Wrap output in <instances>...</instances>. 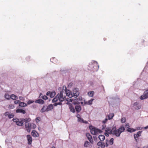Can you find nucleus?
Listing matches in <instances>:
<instances>
[{
	"label": "nucleus",
	"instance_id": "54",
	"mask_svg": "<svg viewBox=\"0 0 148 148\" xmlns=\"http://www.w3.org/2000/svg\"><path fill=\"white\" fill-rule=\"evenodd\" d=\"M79 100L80 101L82 99V97H79Z\"/></svg>",
	"mask_w": 148,
	"mask_h": 148
},
{
	"label": "nucleus",
	"instance_id": "36",
	"mask_svg": "<svg viewBox=\"0 0 148 148\" xmlns=\"http://www.w3.org/2000/svg\"><path fill=\"white\" fill-rule=\"evenodd\" d=\"M62 104V103L61 102H59L58 103H56L53 104V105L54 106H57L58 105H61Z\"/></svg>",
	"mask_w": 148,
	"mask_h": 148
},
{
	"label": "nucleus",
	"instance_id": "50",
	"mask_svg": "<svg viewBox=\"0 0 148 148\" xmlns=\"http://www.w3.org/2000/svg\"><path fill=\"white\" fill-rule=\"evenodd\" d=\"M105 134L106 136H109V134H110L106 132L105 133Z\"/></svg>",
	"mask_w": 148,
	"mask_h": 148
},
{
	"label": "nucleus",
	"instance_id": "51",
	"mask_svg": "<svg viewBox=\"0 0 148 148\" xmlns=\"http://www.w3.org/2000/svg\"><path fill=\"white\" fill-rule=\"evenodd\" d=\"M77 118H78H78H80V116L79 114H77Z\"/></svg>",
	"mask_w": 148,
	"mask_h": 148
},
{
	"label": "nucleus",
	"instance_id": "12",
	"mask_svg": "<svg viewBox=\"0 0 148 148\" xmlns=\"http://www.w3.org/2000/svg\"><path fill=\"white\" fill-rule=\"evenodd\" d=\"M31 134L33 137H38L39 136L38 133L35 130H33L31 132Z\"/></svg>",
	"mask_w": 148,
	"mask_h": 148
},
{
	"label": "nucleus",
	"instance_id": "46",
	"mask_svg": "<svg viewBox=\"0 0 148 148\" xmlns=\"http://www.w3.org/2000/svg\"><path fill=\"white\" fill-rule=\"evenodd\" d=\"M125 127L126 128H127L128 129L130 128V125L129 124V123H127L125 125Z\"/></svg>",
	"mask_w": 148,
	"mask_h": 148
},
{
	"label": "nucleus",
	"instance_id": "31",
	"mask_svg": "<svg viewBox=\"0 0 148 148\" xmlns=\"http://www.w3.org/2000/svg\"><path fill=\"white\" fill-rule=\"evenodd\" d=\"M94 94V91L89 92L88 93V95L90 97H92Z\"/></svg>",
	"mask_w": 148,
	"mask_h": 148
},
{
	"label": "nucleus",
	"instance_id": "49",
	"mask_svg": "<svg viewBox=\"0 0 148 148\" xmlns=\"http://www.w3.org/2000/svg\"><path fill=\"white\" fill-rule=\"evenodd\" d=\"M107 121H108V119H105V120L103 121V123L104 124H105L107 122Z\"/></svg>",
	"mask_w": 148,
	"mask_h": 148
},
{
	"label": "nucleus",
	"instance_id": "21",
	"mask_svg": "<svg viewBox=\"0 0 148 148\" xmlns=\"http://www.w3.org/2000/svg\"><path fill=\"white\" fill-rule=\"evenodd\" d=\"M35 102L41 104H43L44 103V101L42 99H38L36 100L35 101Z\"/></svg>",
	"mask_w": 148,
	"mask_h": 148
},
{
	"label": "nucleus",
	"instance_id": "45",
	"mask_svg": "<svg viewBox=\"0 0 148 148\" xmlns=\"http://www.w3.org/2000/svg\"><path fill=\"white\" fill-rule=\"evenodd\" d=\"M19 99L20 100H21L24 101L25 99L22 96H20L19 97Z\"/></svg>",
	"mask_w": 148,
	"mask_h": 148
},
{
	"label": "nucleus",
	"instance_id": "37",
	"mask_svg": "<svg viewBox=\"0 0 148 148\" xmlns=\"http://www.w3.org/2000/svg\"><path fill=\"white\" fill-rule=\"evenodd\" d=\"M14 116V115L13 114H9L8 115V117L9 119H11L13 118Z\"/></svg>",
	"mask_w": 148,
	"mask_h": 148
},
{
	"label": "nucleus",
	"instance_id": "18",
	"mask_svg": "<svg viewBox=\"0 0 148 148\" xmlns=\"http://www.w3.org/2000/svg\"><path fill=\"white\" fill-rule=\"evenodd\" d=\"M53 108V106L51 104H50L48 106H47V111L52 110Z\"/></svg>",
	"mask_w": 148,
	"mask_h": 148
},
{
	"label": "nucleus",
	"instance_id": "6",
	"mask_svg": "<svg viewBox=\"0 0 148 148\" xmlns=\"http://www.w3.org/2000/svg\"><path fill=\"white\" fill-rule=\"evenodd\" d=\"M25 127L26 130L28 132H30L32 129L31 123H25Z\"/></svg>",
	"mask_w": 148,
	"mask_h": 148
},
{
	"label": "nucleus",
	"instance_id": "26",
	"mask_svg": "<svg viewBox=\"0 0 148 148\" xmlns=\"http://www.w3.org/2000/svg\"><path fill=\"white\" fill-rule=\"evenodd\" d=\"M19 106L21 107H25L27 106V104L24 102H21L20 101Z\"/></svg>",
	"mask_w": 148,
	"mask_h": 148
},
{
	"label": "nucleus",
	"instance_id": "23",
	"mask_svg": "<svg viewBox=\"0 0 148 148\" xmlns=\"http://www.w3.org/2000/svg\"><path fill=\"white\" fill-rule=\"evenodd\" d=\"M69 109L70 111L73 113H74L75 112V110L74 107L72 105H70L69 106Z\"/></svg>",
	"mask_w": 148,
	"mask_h": 148
},
{
	"label": "nucleus",
	"instance_id": "56",
	"mask_svg": "<svg viewBox=\"0 0 148 148\" xmlns=\"http://www.w3.org/2000/svg\"><path fill=\"white\" fill-rule=\"evenodd\" d=\"M100 148L99 147H98V148Z\"/></svg>",
	"mask_w": 148,
	"mask_h": 148
},
{
	"label": "nucleus",
	"instance_id": "38",
	"mask_svg": "<svg viewBox=\"0 0 148 148\" xmlns=\"http://www.w3.org/2000/svg\"><path fill=\"white\" fill-rule=\"evenodd\" d=\"M31 124H32V128L35 129L36 127V126L35 124L33 123H31Z\"/></svg>",
	"mask_w": 148,
	"mask_h": 148
},
{
	"label": "nucleus",
	"instance_id": "41",
	"mask_svg": "<svg viewBox=\"0 0 148 148\" xmlns=\"http://www.w3.org/2000/svg\"><path fill=\"white\" fill-rule=\"evenodd\" d=\"M34 101L32 100H29L27 103V104L29 105L33 103Z\"/></svg>",
	"mask_w": 148,
	"mask_h": 148
},
{
	"label": "nucleus",
	"instance_id": "10",
	"mask_svg": "<svg viewBox=\"0 0 148 148\" xmlns=\"http://www.w3.org/2000/svg\"><path fill=\"white\" fill-rule=\"evenodd\" d=\"M28 141V143L29 145H31L32 142V138L30 135H28L26 136Z\"/></svg>",
	"mask_w": 148,
	"mask_h": 148
},
{
	"label": "nucleus",
	"instance_id": "33",
	"mask_svg": "<svg viewBox=\"0 0 148 148\" xmlns=\"http://www.w3.org/2000/svg\"><path fill=\"white\" fill-rule=\"evenodd\" d=\"M5 97L6 99H9L10 96L8 94L6 93L5 95Z\"/></svg>",
	"mask_w": 148,
	"mask_h": 148
},
{
	"label": "nucleus",
	"instance_id": "29",
	"mask_svg": "<svg viewBox=\"0 0 148 148\" xmlns=\"http://www.w3.org/2000/svg\"><path fill=\"white\" fill-rule=\"evenodd\" d=\"M90 145V143L88 141H86L84 145V146L85 147H87Z\"/></svg>",
	"mask_w": 148,
	"mask_h": 148
},
{
	"label": "nucleus",
	"instance_id": "1",
	"mask_svg": "<svg viewBox=\"0 0 148 148\" xmlns=\"http://www.w3.org/2000/svg\"><path fill=\"white\" fill-rule=\"evenodd\" d=\"M125 128L123 126H121L118 129L116 130L115 127L112 128V134L113 135H115L117 137L120 136L121 133L123 132L125 130Z\"/></svg>",
	"mask_w": 148,
	"mask_h": 148
},
{
	"label": "nucleus",
	"instance_id": "34",
	"mask_svg": "<svg viewBox=\"0 0 148 148\" xmlns=\"http://www.w3.org/2000/svg\"><path fill=\"white\" fill-rule=\"evenodd\" d=\"M126 121V119L125 117H123L121 118V122L122 123H124Z\"/></svg>",
	"mask_w": 148,
	"mask_h": 148
},
{
	"label": "nucleus",
	"instance_id": "44",
	"mask_svg": "<svg viewBox=\"0 0 148 148\" xmlns=\"http://www.w3.org/2000/svg\"><path fill=\"white\" fill-rule=\"evenodd\" d=\"M20 101L19 100H16L14 101V103L15 104H19Z\"/></svg>",
	"mask_w": 148,
	"mask_h": 148
},
{
	"label": "nucleus",
	"instance_id": "35",
	"mask_svg": "<svg viewBox=\"0 0 148 148\" xmlns=\"http://www.w3.org/2000/svg\"><path fill=\"white\" fill-rule=\"evenodd\" d=\"M41 120V118L40 117H38L36 119V121L37 123L39 122Z\"/></svg>",
	"mask_w": 148,
	"mask_h": 148
},
{
	"label": "nucleus",
	"instance_id": "24",
	"mask_svg": "<svg viewBox=\"0 0 148 148\" xmlns=\"http://www.w3.org/2000/svg\"><path fill=\"white\" fill-rule=\"evenodd\" d=\"M97 145L100 147H101L102 148H104L105 147V145L104 143H102L101 142H99L97 143Z\"/></svg>",
	"mask_w": 148,
	"mask_h": 148
},
{
	"label": "nucleus",
	"instance_id": "15",
	"mask_svg": "<svg viewBox=\"0 0 148 148\" xmlns=\"http://www.w3.org/2000/svg\"><path fill=\"white\" fill-rule=\"evenodd\" d=\"M16 112L17 113H21L23 114L25 113V111L23 109H18L16 110Z\"/></svg>",
	"mask_w": 148,
	"mask_h": 148
},
{
	"label": "nucleus",
	"instance_id": "19",
	"mask_svg": "<svg viewBox=\"0 0 148 148\" xmlns=\"http://www.w3.org/2000/svg\"><path fill=\"white\" fill-rule=\"evenodd\" d=\"M22 121H23V122H25V123H29L28 122H30L31 119L30 118H26L25 119H22Z\"/></svg>",
	"mask_w": 148,
	"mask_h": 148
},
{
	"label": "nucleus",
	"instance_id": "53",
	"mask_svg": "<svg viewBox=\"0 0 148 148\" xmlns=\"http://www.w3.org/2000/svg\"><path fill=\"white\" fill-rule=\"evenodd\" d=\"M145 129H147L148 128V125L145 127Z\"/></svg>",
	"mask_w": 148,
	"mask_h": 148
},
{
	"label": "nucleus",
	"instance_id": "16",
	"mask_svg": "<svg viewBox=\"0 0 148 148\" xmlns=\"http://www.w3.org/2000/svg\"><path fill=\"white\" fill-rule=\"evenodd\" d=\"M75 109L77 112L78 113L81 111V108L79 105H77L75 107Z\"/></svg>",
	"mask_w": 148,
	"mask_h": 148
},
{
	"label": "nucleus",
	"instance_id": "40",
	"mask_svg": "<svg viewBox=\"0 0 148 148\" xmlns=\"http://www.w3.org/2000/svg\"><path fill=\"white\" fill-rule=\"evenodd\" d=\"M15 106L14 105H10L9 106V108L10 109H13L14 108Z\"/></svg>",
	"mask_w": 148,
	"mask_h": 148
},
{
	"label": "nucleus",
	"instance_id": "43",
	"mask_svg": "<svg viewBox=\"0 0 148 148\" xmlns=\"http://www.w3.org/2000/svg\"><path fill=\"white\" fill-rule=\"evenodd\" d=\"M42 98L45 100L47 99H48V97H47V96L44 95L42 97Z\"/></svg>",
	"mask_w": 148,
	"mask_h": 148
},
{
	"label": "nucleus",
	"instance_id": "8",
	"mask_svg": "<svg viewBox=\"0 0 148 148\" xmlns=\"http://www.w3.org/2000/svg\"><path fill=\"white\" fill-rule=\"evenodd\" d=\"M86 136L87 139L89 140L90 142L91 143L93 144V141L92 138V136L89 133H87L86 134Z\"/></svg>",
	"mask_w": 148,
	"mask_h": 148
},
{
	"label": "nucleus",
	"instance_id": "5",
	"mask_svg": "<svg viewBox=\"0 0 148 148\" xmlns=\"http://www.w3.org/2000/svg\"><path fill=\"white\" fill-rule=\"evenodd\" d=\"M148 98V89L145 91L144 94L140 97V99L141 100L146 99Z\"/></svg>",
	"mask_w": 148,
	"mask_h": 148
},
{
	"label": "nucleus",
	"instance_id": "42",
	"mask_svg": "<svg viewBox=\"0 0 148 148\" xmlns=\"http://www.w3.org/2000/svg\"><path fill=\"white\" fill-rule=\"evenodd\" d=\"M142 131H139L137 132V135L138 136V137H139L140 136H141V133Z\"/></svg>",
	"mask_w": 148,
	"mask_h": 148
},
{
	"label": "nucleus",
	"instance_id": "47",
	"mask_svg": "<svg viewBox=\"0 0 148 148\" xmlns=\"http://www.w3.org/2000/svg\"><path fill=\"white\" fill-rule=\"evenodd\" d=\"M10 114V113L9 112H5V113H4V115L5 116H8V115H9Z\"/></svg>",
	"mask_w": 148,
	"mask_h": 148
},
{
	"label": "nucleus",
	"instance_id": "25",
	"mask_svg": "<svg viewBox=\"0 0 148 148\" xmlns=\"http://www.w3.org/2000/svg\"><path fill=\"white\" fill-rule=\"evenodd\" d=\"M10 98H11L12 99L14 100L18 99L17 97L13 94L11 95V96H10Z\"/></svg>",
	"mask_w": 148,
	"mask_h": 148
},
{
	"label": "nucleus",
	"instance_id": "32",
	"mask_svg": "<svg viewBox=\"0 0 148 148\" xmlns=\"http://www.w3.org/2000/svg\"><path fill=\"white\" fill-rule=\"evenodd\" d=\"M134 139H135V140H136V142H138V137H138V136H137V134H135L134 135Z\"/></svg>",
	"mask_w": 148,
	"mask_h": 148
},
{
	"label": "nucleus",
	"instance_id": "14",
	"mask_svg": "<svg viewBox=\"0 0 148 148\" xmlns=\"http://www.w3.org/2000/svg\"><path fill=\"white\" fill-rule=\"evenodd\" d=\"M77 121L79 122L85 124H87L88 123L87 121L84 120L83 119L81 118V117L78 118V119H77Z\"/></svg>",
	"mask_w": 148,
	"mask_h": 148
},
{
	"label": "nucleus",
	"instance_id": "22",
	"mask_svg": "<svg viewBox=\"0 0 148 148\" xmlns=\"http://www.w3.org/2000/svg\"><path fill=\"white\" fill-rule=\"evenodd\" d=\"M99 138L101 141H103L105 139V137L103 135H100L99 136Z\"/></svg>",
	"mask_w": 148,
	"mask_h": 148
},
{
	"label": "nucleus",
	"instance_id": "13",
	"mask_svg": "<svg viewBox=\"0 0 148 148\" xmlns=\"http://www.w3.org/2000/svg\"><path fill=\"white\" fill-rule=\"evenodd\" d=\"M99 65L98 64L97 62H96V64L93 66V70L94 71H97L98 70L99 68Z\"/></svg>",
	"mask_w": 148,
	"mask_h": 148
},
{
	"label": "nucleus",
	"instance_id": "11",
	"mask_svg": "<svg viewBox=\"0 0 148 148\" xmlns=\"http://www.w3.org/2000/svg\"><path fill=\"white\" fill-rule=\"evenodd\" d=\"M65 92L66 96H68L69 97L71 98L73 97V94L70 90H66Z\"/></svg>",
	"mask_w": 148,
	"mask_h": 148
},
{
	"label": "nucleus",
	"instance_id": "39",
	"mask_svg": "<svg viewBox=\"0 0 148 148\" xmlns=\"http://www.w3.org/2000/svg\"><path fill=\"white\" fill-rule=\"evenodd\" d=\"M114 139L113 138H111L110 140V143L112 145L113 143Z\"/></svg>",
	"mask_w": 148,
	"mask_h": 148
},
{
	"label": "nucleus",
	"instance_id": "27",
	"mask_svg": "<svg viewBox=\"0 0 148 148\" xmlns=\"http://www.w3.org/2000/svg\"><path fill=\"white\" fill-rule=\"evenodd\" d=\"M114 116V114L113 113H111L109 114L108 115V118L109 120L112 119Z\"/></svg>",
	"mask_w": 148,
	"mask_h": 148
},
{
	"label": "nucleus",
	"instance_id": "30",
	"mask_svg": "<svg viewBox=\"0 0 148 148\" xmlns=\"http://www.w3.org/2000/svg\"><path fill=\"white\" fill-rule=\"evenodd\" d=\"M94 99H92L90 100H89L87 102V104L88 105H91L92 104V102L94 100Z\"/></svg>",
	"mask_w": 148,
	"mask_h": 148
},
{
	"label": "nucleus",
	"instance_id": "2",
	"mask_svg": "<svg viewBox=\"0 0 148 148\" xmlns=\"http://www.w3.org/2000/svg\"><path fill=\"white\" fill-rule=\"evenodd\" d=\"M64 99V97L63 92L61 91L60 93H59L57 96L52 100V102L53 103L59 100L60 102L63 101Z\"/></svg>",
	"mask_w": 148,
	"mask_h": 148
},
{
	"label": "nucleus",
	"instance_id": "9",
	"mask_svg": "<svg viewBox=\"0 0 148 148\" xmlns=\"http://www.w3.org/2000/svg\"><path fill=\"white\" fill-rule=\"evenodd\" d=\"M47 95L49 96L51 98L53 97L56 95V92L55 91L50 92L48 91L47 93Z\"/></svg>",
	"mask_w": 148,
	"mask_h": 148
},
{
	"label": "nucleus",
	"instance_id": "52",
	"mask_svg": "<svg viewBox=\"0 0 148 148\" xmlns=\"http://www.w3.org/2000/svg\"><path fill=\"white\" fill-rule=\"evenodd\" d=\"M138 104V103L137 102H135V103H134V105H135V106H136Z\"/></svg>",
	"mask_w": 148,
	"mask_h": 148
},
{
	"label": "nucleus",
	"instance_id": "28",
	"mask_svg": "<svg viewBox=\"0 0 148 148\" xmlns=\"http://www.w3.org/2000/svg\"><path fill=\"white\" fill-rule=\"evenodd\" d=\"M127 131L130 132H132L135 131L136 130L133 128H129L127 130Z\"/></svg>",
	"mask_w": 148,
	"mask_h": 148
},
{
	"label": "nucleus",
	"instance_id": "17",
	"mask_svg": "<svg viewBox=\"0 0 148 148\" xmlns=\"http://www.w3.org/2000/svg\"><path fill=\"white\" fill-rule=\"evenodd\" d=\"M105 131L106 132H108L110 134H112V129L111 130L109 127H107L105 129Z\"/></svg>",
	"mask_w": 148,
	"mask_h": 148
},
{
	"label": "nucleus",
	"instance_id": "4",
	"mask_svg": "<svg viewBox=\"0 0 148 148\" xmlns=\"http://www.w3.org/2000/svg\"><path fill=\"white\" fill-rule=\"evenodd\" d=\"M13 121L16 123L17 125L19 126H22L23 125V122L22 119H21V121H20L18 119L16 118H14L12 119Z\"/></svg>",
	"mask_w": 148,
	"mask_h": 148
},
{
	"label": "nucleus",
	"instance_id": "48",
	"mask_svg": "<svg viewBox=\"0 0 148 148\" xmlns=\"http://www.w3.org/2000/svg\"><path fill=\"white\" fill-rule=\"evenodd\" d=\"M106 127V125L104 124H103L102 125V130H103L104 129H105Z\"/></svg>",
	"mask_w": 148,
	"mask_h": 148
},
{
	"label": "nucleus",
	"instance_id": "55",
	"mask_svg": "<svg viewBox=\"0 0 148 148\" xmlns=\"http://www.w3.org/2000/svg\"><path fill=\"white\" fill-rule=\"evenodd\" d=\"M51 148H56L54 146H53Z\"/></svg>",
	"mask_w": 148,
	"mask_h": 148
},
{
	"label": "nucleus",
	"instance_id": "20",
	"mask_svg": "<svg viewBox=\"0 0 148 148\" xmlns=\"http://www.w3.org/2000/svg\"><path fill=\"white\" fill-rule=\"evenodd\" d=\"M45 111H47V106H44L40 110L41 112H44Z\"/></svg>",
	"mask_w": 148,
	"mask_h": 148
},
{
	"label": "nucleus",
	"instance_id": "3",
	"mask_svg": "<svg viewBox=\"0 0 148 148\" xmlns=\"http://www.w3.org/2000/svg\"><path fill=\"white\" fill-rule=\"evenodd\" d=\"M91 133L93 135H96L101 133L102 131L100 130L93 127L90 130Z\"/></svg>",
	"mask_w": 148,
	"mask_h": 148
},
{
	"label": "nucleus",
	"instance_id": "7",
	"mask_svg": "<svg viewBox=\"0 0 148 148\" xmlns=\"http://www.w3.org/2000/svg\"><path fill=\"white\" fill-rule=\"evenodd\" d=\"M79 94V90L78 89H74L72 93L73 97L75 98L77 97Z\"/></svg>",
	"mask_w": 148,
	"mask_h": 148
}]
</instances>
